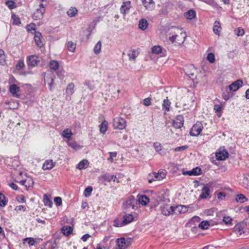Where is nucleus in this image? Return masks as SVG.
Listing matches in <instances>:
<instances>
[{"label": "nucleus", "mask_w": 249, "mask_h": 249, "mask_svg": "<svg viewBox=\"0 0 249 249\" xmlns=\"http://www.w3.org/2000/svg\"><path fill=\"white\" fill-rule=\"evenodd\" d=\"M55 165V162H53V160H46L43 163L42 169L44 170H51Z\"/></svg>", "instance_id": "nucleus-17"}, {"label": "nucleus", "mask_w": 249, "mask_h": 249, "mask_svg": "<svg viewBox=\"0 0 249 249\" xmlns=\"http://www.w3.org/2000/svg\"><path fill=\"white\" fill-rule=\"evenodd\" d=\"M236 200L237 202L244 203L245 201H247L248 199L244 195L242 194H239L237 196Z\"/></svg>", "instance_id": "nucleus-41"}, {"label": "nucleus", "mask_w": 249, "mask_h": 249, "mask_svg": "<svg viewBox=\"0 0 249 249\" xmlns=\"http://www.w3.org/2000/svg\"><path fill=\"white\" fill-rule=\"evenodd\" d=\"M221 29L222 28L221 27L220 23L218 21H215L214 22L213 28V33L217 35H219L221 31Z\"/></svg>", "instance_id": "nucleus-22"}, {"label": "nucleus", "mask_w": 249, "mask_h": 249, "mask_svg": "<svg viewBox=\"0 0 249 249\" xmlns=\"http://www.w3.org/2000/svg\"><path fill=\"white\" fill-rule=\"evenodd\" d=\"M126 126V121L123 118L116 117L113 119V126L114 129L123 130Z\"/></svg>", "instance_id": "nucleus-3"}, {"label": "nucleus", "mask_w": 249, "mask_h": 249, "mask_svg": "<svg viewBox=\"0 0 249 249\" xmlns=\"http://www.w3.org/2000/svg\"><path fill=\"white\" fill-rule=\"evenodd\" d=\"M210 226L209 222L207 221H203L198 225V227L202 230L208 229Z\"/></svg>", "instance_id": "nucleus-40"}, {"label": "nucleus", "mask_w": 249, "mask_h": 249, "mask_svg": "<svg viewBox=\"0 0 249 249\" xmlns=\"http://www.w3.org/2000/svg\"><path fill=\"white\" fill-rule=\"evenodd\" d=\"M184 16L187 19H192L196 17V12L194 10H190L184 13Z\"/></svg>", "instance_id": "nucleus-29"}, {"label": "nucleus", "mask_w": 249, "mask_h": 249, "mask_svg": "<svg viewBox=\"0 0 249 249\" xmlns=\"http://www.w3.org/2000/svg\"><path fill=\"white\" fill-rule=\"evenodd\" d=\"M207 59L211 63H213L215 61V56L214 54L213 53H209L207 55Z\"/></svg>", "instance_id": "nucleus-50"}, {"label": "nucleus", "mask_w": 249, "mask_h": 249, "mask_svg": "<svg viewBox=\"0 0 249 249\" xmlns=\"http://www.w3.org/2000/svg\"><path fill=\"white\" fill-rule=\"evenodd\" d=\"M234 230L236 233L239 235H241L242 233L243 232V228L240 225H236L234 228Z\"/></svg>", "instance_id": "nucleus-45"}, {"label": "nucleus", "mask_w": 249, "mask_h": 249, "mask_svg": "<svg viewBox=\"0 0 249 249\" xmlns=\"http://www.w3.org/2000/svg\"><path fill=\"white\" fill-rule=\"evenodd\" d=\"M223 221L226 225H229L231 224L232 219L229 216H225L224 217Z\"/></svg>", "instance_id": "nucleus-56"}, {"label": "nucleus", "mask_w": 249, "mask_h": 249, "mask_svg": "<svg viewBox=\"0 0 249 249\" xmlns=\"http://www.w3.org/2000/svg\"><path fill=\"white\" fill-rule=\"evenodd\" d=\"M186 36V33L182 31L180 33L179 35H177L176 43L178 45L182 44L185 40Z\"/></svg>", "instance_id": "nucleus-14"}, {"label": "nucleus", "mask_w": 249, "mask_h": 249, "mask_svg": "<svg viewBox=\"0 0 249 249\" xmlns=\"http://www.w3.org/2000/svg\"><path fill=\"white\" fill-rule=\"evenodd\" d=\"M64 72L63 70H59L57 72V75L60 79H63L64 77Z\"/></svg>", "instance_id": "nucleus-59"}, {"label": "nucleus", "mask_w": 249, "mask_h": 249, "mask_svg": "<svg viewBox=\"0 0 249 249\" xmlns=\"http://www.w3.org/2000/svg\"><path fill=\"white\" fill-rule=\"evenodd\" d=\"M243 82L241 80H237L229 86V89L231 91H236L242 87Z\"/></svg>", "instance_id": "nucleus-13"}, {"label": "nucleus", "mask_w": 249, "mask_h": 249, "mask_svg": "<svg viewBox=\"0 0 249 249\" xmlns=\"http://www.w3.org/2000/svg\"><path fill=\"white\" fill-rule=\"evenodd\" d=\"M38 61L36 55H31L27 58V64L29 66L34 67L37 65Z\"/></svg>", "instance_id": "nucleus-18"}, {"label": "nucleus", "mask_w": 249, "mask_h": 249, "mask_svg": "<svg viewBox=\"0 0 249 249\" xmlns=\"http://www.w3.org/2000/svg\"><path fill=\"white\" fill-rule=\"evenodd\" d=\"M151 98H145V99H144L143 100V104L145 106H149L151 104Z\"/></svg>", "instance_id": "nucleus-60"}, {"label": "nucleus", "mask_w": 249, "mask_h": 249, "mask_svg": "<svg viewBox=\"0 0 249 249\" xmlns=\"http://www.w3.org/2000/svg\"><path fill=\"white\" fill-rule=\"evenodd\" d=\"M184 71L185 74L192 79H194L195 77L196 70L193 65H190L185 66Z\"/></svg>", "instance_id": "nucleus-6"}, {"label": "nucleus", "mask_w": 249, "mask_h": 249, "mask_svg": "<svg viewBox=\"0 0 249 249\" xmlns=\"http://www.w3.org/2000/svg\"><path fill=\"white\" fill-rule=\"evenodd\" d=\"M160 209L161 213L165 216H169L174 213V207L166 203H160Z\"/></svg>", "instance_id": "nucleus-4"}, {"label": "nucleus", "mask_w": 249, "mask_h": 249, "mask_svg": "<svg viewBox=\"0 0 249 249\" xmlns=\"http://www.w3.org/2000/svg\"><path fill=\"white\" fill-rule=\"evenodd\" d=\"M59 66V63L57 61L52 60L50 62V67L53 70H56Z\"/></svg>", "instance_id": "nucleus-39"}, {"label": "nucleus", "mask_w": 249, "mask_h": 249, "mask_svg": "<svg viewBox=\"0 0 249 249\" xmlns=\"http://www.w3.org/2000/svg\"><path fill=\"white\" fill-rule=\"evenodd\" d=\"M34 184V181L31 178H27L26 179V187L32 186Z\"/></svg>", "instance_id": "nucleus-54"}, {"label": "nucleus", "mask_w": 249, "mask_h": 249, "mask_svg": "<svg viewBox=\"0 0 249 249\" xmlns=\"http://www.w3.org/2000/svg\"><path fill=\"white\" fill-rule=\"evenodd\" d=\"M210 194V189L207 185H204L203 187L201 190V193L200 195V197L201 198H206Z\"/></svg>", "instance_id": "nucleus-20"}, {"label": "nucleus", "mask_w": 249, "mask_h": 249, "mask_svg": "<svg viewBox=\"0 0 249 249\" xmlns=\"http://www.w3.org/2000/svg\"><path fill=\"white\" fill-rule=\"evenodd\" d=\"M170 105L171 102L167 98L166 99L163 100L162 107L163 108H165L166 111H169L170 110Z\"/></svg>", "instance_id": "nucleus-35"}, {"label": "nucleus", "mask_w": 249, "mask_h": 249, "mask_svg": "<svg viewBox=\"0 0 249 249\" xmlns=\"http://www.w3.org/2000/svg\"><path fill=\"white\" fill-rule=\"evenodd\" d=\"M24 241H28V244L30 246H33L35 244V241L33 238H26L24 239Z\"/></svg>", "instance_id": "nucleus-57"}, {"label": "nucleus", "mask_w": 249, "mask_h": 249, "mask_svg": "<svg viewBox=\"0 0 249 249\" xmlns=\"http://www.w3.org/2000/svg\"><path fill=\"white\" fill-rule=\"evenodd\" d=\"M36 25L34 24H31L27 26V30L29 31L35 30Z\"/></svg>", "instance_id": "nucleus-63"}, {"label": "nucleus", "mask_w": 249, "mask_h": 249, "mask_svg": "<svg viewBox=\"0 0 249 249\" xmlns=\"http://www.w3.org/2000/svg\"><path fill=\"white\" fill-rule=\"evenodd\" d=\"M26 210V208L25 206H23V205H19V206H17L15 209V210L17 211V212H18V211H25Z\"/></svg>", "instance_id": "nucleus-61"}, {"label": "nucleus", "mask_w": 249, "mask_h": 249, "mask_svg": "<svg viewBox=\"0 0 249 249\" xmlns=\"http://www.w3.org/2000/svg\"><path fill=\"white\" fill-rule=\"evenodd\" d=\"M20 88L16 84H12L9 87V91L12 94L13 96L19 98L20 95L18 94Z\"/></svg>", "instance_id": "nucleus-8"}, {"label": "nucleus", "mask_w": 249, "mask_h": 249, "mask_svg": "<svg viewBox=\"0 0 249 249\" xmlns=\"http://www.w3.org/2000/svg\"><path fill=\"white\" fill-rule=\"evenodd\" d=\"M73 231V229L71 226H64L62 229V232L66 236L70 235Z\"/></svg>", "instance_id": "nucleus-27"}, {"label": "nucleus", "mask_w": 249, "mask_h": 249, "mask_svg": "<svg viewBox=\"0 0 249 249\" xmlns=\"http://www.w3.org/2000/svg\"><path fill=\"white\" fill-rule=\"evenodd\" d=\"M25 67L24 61L23 60H19L16 65V69L17 70H21Z\"/></svg>", "instance_id": "nucleus-44"}, {"label": "nucleus", "mask_w": 249, "mask_h": 249, "mask_svg": "<svg viewBox=\"0 0 249 249\" xmlns=\"http://www.w3.org/2000/svg\"><path fill=\"white\" fill-rule=\"evenodd\" d=\"M113 226L115 227H123L124 226V224L123 223V221H120L118 219H115L114 221H113Z\"/></svg>", "instance_id": "nucleus-47"}, {"label": "nucleus", "mask_w": 249, "mask_h": 249, "mask_svg": "<svg viewBox=\"0 0 249 249\" xmlns=\"http://www.w3.org/2000/svg\"><path fill=\"white\" fill-rule=\"evenodd\" d=\"M6 60V55L4 51L0 49V65H4Z\"/></svg>", "instance_id": "nucleus-31"}, {"label": "nucleus", "mask_w": 249, "mask_h": 249, "mask_svg": "<svg viewBox=\"0 0 249 249\" xmlns=\"http://www.w3.org/2000/svg\"><path fill=\"white\" fill-rule=\"evenodd\" d=\"M72 135L71 131L68 128L64 129L62 133V137L67 139L69 141L71 139Z\"/></svg>", "instance_id": "nucleus-24"}, {"label": "nucleus", "mask_w": 249, "mask_h": 249, "mask_svg": "<svg viewBox=\"0 0 249 249\" xmlns=\"http://www.w3.org/2000/svg\"><path fill=\"white\" fill-rule=\"evenodd\" d=\"M117 243L119 249H125L131 245L130 240H125L124 238L118 239Z\"/></svg>", "instance_id": "nucleus-7"}, {"label": "nucleus", "mask_w": 249, "mask_h": 249, "mask_svg": "<svg viewBox=\"0 0 249 249\" xmlns=\"http://www.w3.org/2000/svg\"><path fill=\"white\" fill-rule=\"evenodd\" d=\"M202 124L200 122H197L191 128L190 134L192 136H198L203 129Z\"/></svg>", "instance_id": "nucleus-5"}, {"label": "nucleus", "mask_w": 249, "mask_h": 249, "mask_svg": "<svg viewBox=\"0 0 249 249\" xmlns=\"http://www.w3.org/2000/svg\"><path fill=\"white\" fill-rule=\"evenodd\" d=\"M148 26L147 21L145 19H142L140 20L139 23V28L142 30H144L146 29Z\"/></svg>", "instance_id": "nucleus-30"}, {"label": "nucleus", "mask_w": 249, "mask_h": 249, "mask_svg": "<svg viewBox=\"0 0 249 249\" xmlns=\"http://www.w3.org/2000/svg\"><path fill=\"white\" fill-rule=\"evenodd\" d=\"M67 48L69 51L73 53L75 50L76 44L72 41H69L68 42Z\"/></svg>", "instance_id": "nucleus-38"}, {"label": "nucleus", "mask_w": 249, "mask_h": 249, "mask_svg": "<svg viewBox=\"0 0 249 249\" xmlns=\"http://www.w3.org/2000/svg\"><path fill=\"white\" fill-rule=\"evenodd\" d=\"M131 8V2L127 1L123 2L122 5L121 7L120 11L121 12L124 14H125L128 13Z\"/></svg>", "instance_id": "nucleus-16"}, {"label": "nucleus", "mask_w": 249, "mask_h": 249, "mask_svg": "<svg viewBox=\"0 0 249 249\" xmlns=\"http://www.w3.org/2000/svg\"><path fill=\"white\" fill-rule=\"evenodd\" d=\"M89 165V162L87 160H81L77 165V168L79 170H82L86 168Z\"/></svg>", "instance_id": "nucleus-26"}, {"label": "nucleus", "mask_w": 249, "mask_h": 249, "mask_svg": "<svg viewBox=\"0 0 249 249\" xmlns=\"http://www.w3.org/2000/svg\"><path fill=\"white\" fill-rule=\"evenodd\" d=\"M6 205L5 196L0 193V206L4 207Z\"/></svg>", "instance_id": "nucleus-46"}, {"label": "nucleus", "mask_w": 249, "mask_h": 249, "mask_svg": "<svg viewBox=\"0 0 249 249\" xmlns=\"http://www.w3.org/2000/svg\"><path fill=\"white\" fill-rule=\"evenodd\" d=\"M215 156L217 160H224L229 157V153L226 150L223 149L217 152Z\"/></svg>", "instance_id": "nucleus-10"}, {"label": "nucleus", "mask_w": 249, "mask_h": 249, "mask_svg": "<svg viewBox=\"0 0 249 249\" xmlns=\"http://www.w3.org/2000/svg\"><path fill=\"white\" fill-rule=\"evenodd\" d=\"M153 146L157 152H159L161 150L162 145L160 142H156L154 143Z\"/></svg>", "instance_id": "nucleus-53"}, {"label": "nucleus", "mask_w": 249, "mask_h": 249, "mask_svg": "<svg viewBox=\"0 0 249 249\" xmlns=\"http://www.w3.org/2000/svg\"><path fill=\"white\" fill-rule=\"evenodd\" d=\"M188 210L187 206L184 205H178L174 207V213L178 214L186 212Z\"/></svg>", "instance_id": "nucleus-12"}, {"label": "nucleus", "mask_w": 249, "mask_h": 249, "mask_svg": "<svg viewBox=\"0 0 249 249\" xmlns=\"http://www.w3.org/2000/svg\"><path fill=\"white\" fill-rule=\"evenodd\" d=\"M188 148V146L187 145L178 146L174 149V151L176 152L183 151L185 150Z\"/></svg>", "instance_id": "nucleus-55"}, {"label": "nucleus", "mask_w": 249, "mask_h": 249, "mask_svg": "<svg viewBox=\"0 0 249 249\" xmlns=\"http://www.w3.org/2000/svg\"><path fill=\"white\" fill-rule=\"evenodd\" d=\"M35 41L36 45L40 48L43 46V39L39 32L36 33L34 36Z\"/></svg>", "instance_id": "nucleus-11"}, {"label": "nucleus", "mask_w": 249, "mask_h": 249, "mask_svg": "<svg viewBox=\"0 0 249 249\" xmlns=\"http://www.w3.org/2000/svg\"><path fill=\"white\" fill-rule=\"evenodd\" d=\"M55 76L54 75L51 76L49 78L46 77L45 78V81H47L49 84V88L50 90L53 89V86L54 83V79Z\"/></svg>", "instance_id": "nucleus-34"}, {"label": "nucleus", "mask_w": 249, "mask_h": 249, "mask_svg": "<svg viewBox=\"0 0 249 249\" xmlns=\"http://www.w3.org/2000/svg\"><path fill=\"white\" fill-rule=\"evenodd\" d=\"M173 125L176 128H181L183 125V117L181 116H178L173 121Z\"/></svg>", "instance_id": "nucleus-15"}, {"label": "nucleus", "mask_w": 249, "mask_h": 249, "mask_svg": "<svg viewBox=\"0 0 249 249\" xmlns=\"http://www.w3.org/2000/svg\"><path fill=\"white\" fill-rule=\"evenodd\" d=\"M5 3L10 9H13L16 7L15 3L12 0L7 1Z\"/></svg>", "instance_id": "nucleus-51"}, {"label": "nucleus", "mask_w": 249, "mask_h": 249, "mask_svg": "<svg viewBox=\"0 0 249 249\" xmlns=\"http://www.w3.org/2000/svg\"><path fill=\"white\" fill-rule=\"evenodd\" d=\"M43 202L45 206H47L49 207H52L53 204L51 199L46 194H45L43 196Z\"/></svg>", "instance_id": "nucleus-32"}, {"label": "nucleus", "mask_w": 249, "mask_h": 249, "mask_svg": "<svg viewBox=\"0 0 249 249\" xmlns=\"http://www.w3.org/2000/svg\"><path fill=\"white\" fill-rule=\"evenodd\" d=\"M139 54V52L138 50H130L127 54V55L129 57V60L130 61H135Z\"/></svg>", "instance_id": "nucleus-21"}, {"label": "nucleus", "mask_w": 249, "mask_h": 249, "mask_svg": "<svg viewBox=\"0 0 249 249\" xmlns=\"http://www.w3.org/2000/svg\"><path fill=\"white\" fill-rule=\"evenodd\" d=\"M92 191V187L91 186H88L87 187L84 191V195L86 197H88L90 196Z\"/></svg>", "instance_id": "nucleus-48"}, {"label": "nucleus", "mask_w": 249, "mask_h": 249, "mask_svg": "<svg viewBox=\"0 0 249 249\" xmlns=\"http://www.w3.org/2000/svg\"><path fill=\"white\" fill-rule=\"evenodd\" d=\"M138 201L143 206H146L149 202L148 197L145 195L138 196Z\"/></svg>", "instance_id": "nucleus-23"}, {"label": "nucleus", "mask_w": 249, "mask_h": 249, "mask_svg": "<svg viewBox=\"0 0 249 249\" xmlns=\"http://www.w3.org/2000/svg\"><path fill=\"white\" fill-rule=\"evenodd\" d=\"M234 33L235 34L238 36H242L245 34L244 30L241 28H238L236 30H235Z\"/></svg>", "instance_id": "nucleus-49"}, {"label": "nucleus", "mask_w": 249, "mask_h": 249, "mask_svg": "<svg viewBox=\"0 0 249 249\" xmlns=\"http://www.w3.org/2000/svg\"><path fill=\"white\" fill-rule=\"evenodd\" d=\"M77 13V10L75 7H71L67 11V14L70 17H75Z\"/></svg>", "instance_id": "nucleus-37"}, {"label": "nucleus", "mask_w": 249, "mask_h": 249, "mask_svg": "<svg viewBox=\"0 0 249 249\" xmlns=\"http://www.w3.org/2000/svg\"><path fill=\"white\" fill-rule=\"evenodd\" d=\"M102 46V43L101 41H99L95 45L94 48V52L95 54H97L100 53Z\"/></svg>", "instance_id": "nucleus-42"}, {"label": "nucleus", "mask_w": 249, "mask_h": 249, "mask_svg": "<svg viewBox=\"0 0 249 249\" xmlns=\"http://www.w3.org/2000/svg\"><path fill=\"white\" fill-rule=\"evenodd\" d=\"M166 175V171L163 169L160 170L157 173H153L148 176V181L151 183L153 181L161 180L164 178Z\"/></svg>", "instance_id": "nucleus-2"}, {"label": "nucleus", "mask_w": 249, "mask_h": 249, "mask_svg": "<svg viewBox=\"0 0 249 249\" xmlns=\"http://www.w3.org/2000/svg\"><path fill=\"white\" fill-rule=\"evenodd\" d=\"M36 10L33 14V18L35 20H39L43 17L46 4L39 1V3H36Z\"/></svg>", "instance_id": "nucleus-1"}, {"label": "nucleus", "mask_w": 249, "mask_h": 249, "mask_svg": "<svg viewBox=\"0 0 249 249\" xmlns=\"http://www.w3.org/2000/svg\"><path fill=\"white\" fill-rule=\"evenodd\" d=\"M96 249H110L108 246H102L100 244L97 245Z\"/></svg>", "instance_id": "nucleus-64"}, {"label": "nucleus", "mask_w": 249, "mask_h": 249, "mask_svg": "<svg viewBox=\"0 0 249 249\" xmlns=\"http://www.w3.org/2000/svg\"><path fill=\"white\" fill-rule=\"evenodd\" d=\"M109 158L108 160H110L112 162L113 160V158L116 157L117 156V152H109Z\"/></svg>", "instance_id": "nucleus-62"}, {"label": "nucleus", "mask_w": 249, "mask_h": 249, "mask_svg": "<svg viewBox=\"0 0 249 249\" xmlns=\"http://www.w3.org/2000/svg\"><path fill=\"white\" fill-rule=\"evenodd\" d=\"M145 8L149 10H152L154 7L155 3L153 0H142Z\"/></svg>", "instance_id": "nucleus-19"}, {"label": "nucleus", "mask_w": 249, "mask_h": 249, "mask_svg": "<svg viewBox=\"0 0 249 249\" xmlns=\"http://www.w3.org/2000/svg\"><path fill=\"white\" fill-rule=\"evenodd\" d=\"M12 19L13 20V24L15 25H19L20 24V19L15 15H12Z\"/></svg>", "instance_id": "nucleus-52"}, {"label": "nucleus", "mask_w": 249, "mask_h": 249, "mask_svg": "<svg viewBox=\"0 0 249 249\" xmlns=\"http://www.w3.org/2000/svg\"><path fill=\"white\" fill-rule=\"evenodd\" d=\"M68 144L75 150H79L81 148V146L75 142H68Z\"/></svg>", "instance_id": "nucleus-43"}, {"label": "nucleus", "mask_w": 249, "mask_h": 249, "mask_svg": "<svg viewBox=\"0 0 249 249\" xmlns=\"http://www.w3.org/2000/svg\"><path fill=\"white\" fill-rule=\"evenodd\" d=\"M182 173L184 175L198 176L201 174V170L199 167H196L191 170L183 171Z\"/></svg>", "instance_id": "nucleus-9"}, {"label": "nucleus", "mask_w": 249, "mask_h": 249, "mask_svg": "<svg viewBox=\"0 0 249 249\" xmlns=\"http://www.w3.org/2000/svg\"><path fill=\"white\" fill-rule=\"evenodd\" d=\"M162 52V48L160 46H153L151 49V52L153 53L158 54Z\"/></svg>", "instance_id": "nucleus-36"}, {"label": "nucleus", "mask_w": 249, "mask_h": 249, "mask_svg": "<svg viewBox=\"0 0 249 249\" xmlns=\"http://www.w3.org/2000/svg\"><path fill=\"white\" fill-rule=\"evenodd\" d=\"M108 123L107 121H104L100 125V131L101 133L104 134L107 130Z\"/></svg>", "instance_id": "nucleus-28"}, {"label": "nucleus", "mask_w": 249, "mask_h": 249, "mask_svg": "<svg viewBox=\"0 0 249 249\" xmlns=\"http://www.w3.org/2000/svg\"><path fill=\"white\" fill-rule=\"evenodd\" d=\"M133 216L131 214H125L123 217V223L125 225L129 224L133 221Z\"/></svg>", "instance_id": "nucleus-25"}, {"label": "nucleus", "mask_w": 249, "mask_h": 249, "mask_svg": "<svg viewBox=\"0 0 249 249\" xmlns=\"http://www.w3.org/2000/svg\"><path fill=\"white\" fill-rule=\"evenodd\" d=\"M74 85L73 83H71L68 85L67 87L66 92L69 95H72L74 92Z\"/></svg>", "instance_id": "nucleus-33"}, {"label": "nucleus", "mask_w": 249, "mask_h": 249, "mask_svg": "<svg viewBox=\"0 0 249 249\" xmlns=\"http://www.w3.org/2000/svg\"><path fill=\"white\" fill-rule=\"evenodd\" d=\"M54 201L57 206H60L62 204V199L60 197H55Z\"/></svg>", "instance_id": "nucleus-58"}]
</instances>
